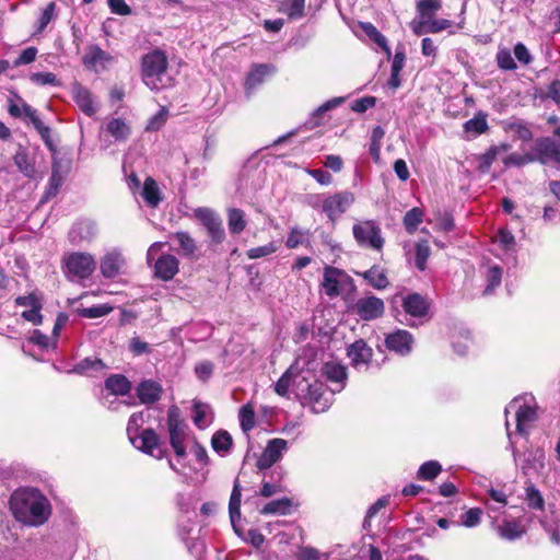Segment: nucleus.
<instances>
[{"mask_svg": "<svg viewBox=\"0 0 560 560\" xmlns=\"http://www.w3.org/2000/svg\"><path fill=\"white\" fill-rule=\"evenodd\" d=\"M305 0H283L279 11L288 15L290 20H299L303 18Z\"/></svg>", "mask_w": 560, "mask_h": 560, "instance_id": "e433bc0d", "label": "nucleus"}, {"mask_svg": "<svg viewBox=\"0 0 560 560\" xmlns=\"http://www.w3.org/2000/svg\"><path fill=\"white\" fill-rule=\"evenodd\" d=\"M504 130L513 132L522 141H530L533 139V132L529 125L522 119L504 122Z\"/></svg>", "mask_w": 560, "mask_h": 560, "instance_id": "c9c22d12", "label": "nucleus"}, {"mask_svg": "<svg viewBox=\"0 0 560 560\" xmlns=\"http://www.w3.org/2000/svg\"><path fill=\"white\" fill-rule=\"evenodd\" d=\"M347 355L353 368L368 365L374 355L373 349L363 339H358L347 348Z\"/></svg>", "mask_w": 560, "mask_h": 560, "instance_id": "dca6fc26", "label": "nucleus"}, {"mask_svg": "<svg viewBox=\"0 0 560 560\" xmlns=\"http://www.w3.org/2000/svg\"><path fill=\"white\" fill-rule=\"evenodd\" d=\"M533 162H536V158L533 150L524 154L511 153L503 159V164L506 167L523 166Z\"/></svg>", "mask_w": 560, "mask_h": 560, "instance_id": "37998d69", "label": "nucleus"}, {"mask_svg": "<svg viewBox=\"0 0 560 560\" xmlns=\"http://www.w3.org/2000/svg\"><path fill=\"white\" fill-rule=\"evenodd\" d=\"M514 56L523 65H529L533 60V56L523 43L514 46Z\"/></svg>", "mask_w": 560, "mask_h": 560, "instance_id": "338daca9", "label": "nucleus"}, {"mask_svg": "<svg viewBox=\"0 0 560 560\" xmlns=\"http://www.w3.org/2000/svg\"><path fill=\"white\" fill-rule=\"evenodd\" d=\"M125 264V259L120 253L110 252L107 253L101 259V272L105 278L112 279L119 275L121 267Z\"/></svg>", "mask_w": 560, "mask_h": 560, "instance_id": "6ab92c4d", "label": "nucleus"}, {"mask_svg": "<svg viewBox=\"0 0 560 560\" xmlns=\"http://www.w3.org/2000/svg\"><path fill=\"white\" fill-rule=\"evenodd\" d=\"M431 255L430 246L427 241L419 242L415 247V266L418 270L424 271L427 261Z\"/></svg>", "mask_w": 560, "mask_h": 560, "instance_id": "79ce46f5", "label": "nucleus"}, {"mask_svg": "<svg viewBox=\"0 0 560 560\" xmlns=\"http://www.w3.org/2000/svg\"><path fill=\"white\" fill-rule=\"evenodd\" d=\"M533 151L536 158V161L541 164H547L550 162H555L560 164V142L549 138L542 137L536 139Z\"/></svg>", "mask_w": 560, "mask_h": 560, "instance_id": "1a4fd4ad", "label": "nucleus"}, {"mask_svg": "<svg viewBox=\"0 0 560 560\" xmlns=\"http://www.w3.org/2000/svg\"><path fill=\"white\" fill-rule=\"evenodd\" d=\"M197 218L205 226L209 237L213 244H221L225 238L224 228L222 221L215 215L214 212H195Z\"/></svg>", "mask_w": 560, "mask_h": 560, "instance_id": "2eb2a0df", "label": "nucleus"}, {"mask_svg": "<svg viewBox=\"0 0 560 560\" xmlns=\"http://www.w3.org/2000/svg\"><path fill=\"white\" fill-rule=\"evenodd\" d=\"M10 509L18 521L32 526L43 525L50 515L49 501L36 490L14 491Z\"/></svg>", "mask_w": 560, "mask_h": 560, "instance_id": "f257e3e1", "label": "nucleus"}, {"mask_svg": "<svg viewBox=\"0 0 560 560\" xmlns=\"http://www.w3.org/2000/svg\"><path fill=\"white\" fill-rule=\"evenodd\" d=\"M56 11V3L50 2L46 5V8L43 10L38 21H37V33H40L45 30V27L50 23L55 15Z\"/></svg>", "mask_w": 560, "mask_h": 560, "instance_id": "3c124183", "label": "nucleus"}, {"mask_svg": "<svg viewBox=\"0 0 560 560\" xmlns=\"http://www.w3.org/2000/svg\"><path fill=\"white\" fill-rule=\"evenodd\" d=\"M273 72H276V68L271 65H256L248 73L245 82V88L247 92L254 90L256 86L261 84L265 78Z\"/></svg>", "mask_w": 560, "mask_h": 560, "instance_id": "4be33fe9", "label": "nucleus"}, {"mask_svg": "<svg viewBox=\"0 0 560 560\" xmlns=\"http://www.w3.org/2000/svg\"><path fill=\"white\" fill-rule=\"evenodd\" d=\"M442 471V465L436 460H429L423 463L417 472V478L419 480L431 481L435 479L440 472Z\"/></svg>", "mask_w": 560, "mask_h": 560, "instance_id": "ea45409f", "label": "nucleus"}, {"mask_svg": "<svg viewBox=\"0 0 560 560\" xmlns=\"http://www.w3.org/2000/svg\"><path fill=\"white\" fill-rule=\"evenodd\" d=\"M164 393L163 386L152 378L141 381L136 387V395L142 405L158 402Z\"/></svg>", "mask_w": 560, "mask_h": 560, "instance_id": "ddd939ff", "label": "nucleus"}, {"mask_svg": "<svg viewBox=\"0 0 560 560\" xmlns=\"http://www.w3.org/2000/svg\"><path fill=\"white\" fill-rule=\"evenodd\" d=\"M291 384V374L289 371L284 372L275 384V392L282 397H285L289 393Z\"/></svg>", "mask_w": 560, "mask_h": 560, "instance_id": "680f3d73", "label": "nucleus"}, {"mask_svg": "<svg viewBox=\"0 0 560 560\" xmlns=\"http://www.w3.org/2000/svg\"><path fill=\"white\" fill-rule=\"evenodd\" d=\"M516 431L521 434L525 433L524 425L534 422L537 419V409L529 405H522L516 411Z\"/></svg>", "mask_w": 560, "mask_h": 560, "instance_id": "72a5a7b5", "label": "nucleus"}, {"mask_svg": "<svg viewBox=\"0 0 560 560\" xmlns=\"http://www.w3.org/2000/svg\"><path fill=\"white\" fill-rule=\"evenodd\" d=\"M112 56L101 47L91 46L83 57V63L86 68L98 71V68L105 69L106 65L112 61Z\"/></svg>", "mask_w": 560, "mask_h": 560, "instance_id": "a211bd4d", "label": "nucleus"}, {"mask_svg": "<svg viewBox=\"0 0 560 560\" xmlns=\"http://www.w3.org/2000/svg\"><path fill=\"white\" fill-rule=\"evenodd\" d=\"M104 364L101 359H84L80 363H78L74 368V370L79 373H86L90 370H97L103 368Z\"/></svg>", "mask_w": 560, "mask_h": 560, "instance_id": "69168bd1", "label": "nucleus"}, {"mask_svg": "<svg viewBox=\"0 0 560 560\" xmlns=\"http://www.w3.org/2000/svg\"><path fill=\"white\" fill-rule=\"evenodd\" d=\"M66 273L78 279H88L96 268L95 260L88 253L73 252L62 258Z\"/></svg>", "mask_w": 560, "mask_h": 560, "instance_id": "20e7f679", "label": "nucleus"}, {"mask_svg": "<svg viewBox=\"0 0 560 560\" xmlns=\"http://www.w3.org/2000/svg\"><path fill=\"white\" fill-rule=\"evenodd\" d=\"M525 533L526 528L518 518L503 520L502 523L498 526L499 536L506 540L518 539Z\"/></svg>", "mask_w": 560, "mask_h": 560, "instance_id": "aec40b11", "label": "nucleus"}, {"mask_svg": "<svg viewBox=\"0 0 560 560\" xmlns=\"http://www.w3.org/2000/svg\"><path fill=\"white\" fill-rule=\"evenodd\" d=\"M31 81L37 85H59L57 77L51 72H35L31 75Z\"/></svg>", "mask_w": 560, "mask_h": 560, "instance_id": "603ef678", "label": "nucleus"}, {"mask_svg": "<svg viewBox=\"0 0 560 560\" xmlns=\"http://www.w3.org/2000/svg\"><path fill=\"white\" fill-rule=\"evenodd\" d=\"M106 130L117 141H125L130 135V127L121 118H112L106 125Z\"/></svg>", "mask_w": 560, "mask_h": 560, "instance_id": "58836bf2", "label": "nucleus"}, {"mask_svg": "<svg viewBox=\"0 0 560 560\" xmlns=\"http://www.w3.org/2000/svg\"><path fill=\"white\" fill-rule=\"evenodd\" d=\"M14 165L27 178H34L36 174L33 160L28 156L27 152L23 149L16 151L13 156Z\"/></svg>", "mask_w": 560, "mask_h": 560, "instance_id": "cd10ccee", "label": "nucleus"}, {"mask_svg": "<svg viewBox=\"0 0 560 560\" xmlns=\"http://www.w3.org/2000/svg\"><path fill=\"white\" fill-rule=\"evenodd\" d=\"M442 0H419L416 3V10L418 13V18L430 21L433 19L434 14L441 10Z\"/></svg>", "mask_w": 560, "mask_h": 560, "instance_id": "4c0bfd02", "label": "nucleus"}, {"mask_svg": "<svg viewBox=\"0 0 560 560\" xmlns=\"http://www.w3.org/2000/svg\"><path fill=\"white\" fill-rule=\"evenodd\" d=\"M510 150H511V144H509V143H501L498 145H492L483 154V163L487 165H491L499 155L504 154Z\"/></svg>", "mask_w": 560, "mask_h": 560, "instance_id": "8fccbe9b", "label": "nucleus"}, {"mask_svg": "<svg viewBox=\"0 0 560 560\" xmlns=\"http://www.w3.org/2000/svg\"><path fill=\"white\" fill-rule=\"evenodd\" d=\"M287 446L288 442L283 439L276 438L270 440L257 459V468L260 470L270 468L281 458L282 452L287 448Z\"/></svg>", "mask_w": 560, "mask_h": 560, "instance_id": "9d476101", "label": "nucleus"}, {"mask_svg": "<svg viewBox=\"0 0 560 560\" xmlns=\"http://www.w3.org/2000/svg\"><path fill=\"white\" fill-rule=\"evenodd\" d=\"M526 502L533 510H544L545 501L540 491L532 483H527L526 488Z\"/></svg>", "mask_w": 560, "mask_h": 560, "instance_id": "c03bdc74", "label": "nucleus"}, {"mask_svg": "<svg viewBox=\"0 0 560 560\" xmlns=\"http://www.w3.org/2000/svg\"><path fill=\"white\" fill-rule=\"evenodd\" d=\"M71 94L78 107L86 116L91 117L96 114L98 110V104L89 89L79 82H74L71 86Z\"/></svg>", "mask_w": 560, "mask_h": 560, "instance_id": "f8f14e48", "label": "nucleus"}, {"mask_svg": "<svg viewBox=\"0 0 560 560\" xmlns=\"http://www.w3.org/2000/svg\"><path fill=\"white\" fill-rule=\"evenodd\" d=\"M352 311L362 320H373L384 315V301L377 296H364L357 300L352 306Z\"/></svg>", "mask_w": 560, "mask_h": 560, "instance_id": "0eeeda50", "label": "nucleus"}, {"mask_svg": "<svg viewBox=\"0 0 560 560\" xmlns=\"http://www.w3.org/2000/svg\"><path fill=\"white\" fill-rule=\"evenodd\" d=\"M141 196L148 207L155 208L159 206L162 195L158 183L152 177L145 178Z\"/></svg>", "mask_w": 560, "mask_h": 560, "instance_id": "a878e982", "label": "nucleus"}, {"mask_svg": "<svg viewBox=\"0 0 560 560\" xmlns=\"http://www.w3.org/2000/svg\"><path fill=\"white\" fill-rule=\"evenodd\" d=\"M105 388L115 396H126L131 392L132 384L122 374H112L105 381Z\"/></svg>", "mask_w": 560, "mask_h": 560, "instance_id": "412c9836", "label": "nucleus"}, {"mask_svg": "<svg viewBox=\"0 0 560 560\" xmlns=\"http://www.w3.org/2000/svg\"><path fill=\"white\" fill-rule=\"evenodd\" d=\"M246 226L242 212H230L229 217V229L233 234L241 233Z\"/></svg>", "mask_w": 560, "mask_h": 560, "instance_id": "6e6d98bb", "label": "nucleus"}, {"mask_svg": "<svg viewBox=\"0 0 560 560\" xmlns=\"http://www.w3.org/2000/svg\"><path fill=\"white\" fill-rule=\"evenodd\" d=\"M424 212H406L404 224L408 233L412 234L417 231L418 225L423 220Z\"/></svg>", "mask_w": 560, "mask_h": 560, "instance_id": "864d4df0", "label": "nucleus"}, {"mask_svg": "<svg viewBox=\"0 0 560 560\" xmlns=\"http://www.w3.org/2000/svg\"><path fill=\"white\" fill-rule=\"evenodd\" d=\"M277 250V246L273 243H269L262 246L253 247L247 250V257L249 259H257L273 254Z\"/></svg>", "mask_w": 560, "mask_h": 560, "instance_id": "5fc2aeb1", "label": "nucleus"}, {"mask_svg": "<svg viewBox=\"0 0 560 560\" xmlns=\"http://www.w3.org/2000/svg\"><path fill=\"white\" fill-rule=\"evenodd\" d=\"M8 110L11 116L25 120L27 119L31 124L39 118L36 109H34L22 100L19 103L10 104Z\"/></svg>", "mask_w": 560, "mask_h": 560, "instance_id": "7c9ffc66", "label": "nucleus"}, {"mask_svg": "<svg viewBox=\"0 0 560 560\" xmlns=\"http://www.w3.org/2000/svg\"><path fill=\"white\" fill-rule=\"evenodd\" d=\"M292 500L289 498L277 499L268 502L260 513L264 515H288L291 513Z\"/></svg>", "mask_w": 560, "mask_h": 560, "instance_id": "c756f323", "label": "nucleus"}, {"mask_svg": "<svg viewBox=\"0 0 560 560\" xmlns=\"http://www.w3.org/2000/svg\"><path fill=\"white\" fill-rule=\"evenodd\" d=\"M241 499L242 489L238 479L234 481L233 489L229 501V514L233 526L241 518Z\"/></svg>", "mask_w": 560, "mask_h": 560, "instance_id": "c85d7f7f", "label": "nucleus"}, {"mask_svg": "<svg viewBox=\"0 0 560 560\" xmlns=\"http://www.w3.org/2000/svg\"><path fill=\"white\" fill-rule=\"evenodd\" d=\"M482 511L479 508H472L469 509L464 515H463V524L466 527H474L478 525L481 521Z\"/></svg>", "mask_w": 560, "mask_h": 560, "instance_id": "4d7b16f0", "label": "nucleus"}, {"mask_svg": "<svg viewBox=\"0 0 560 560\" xmlns=\"http://www.w3.org/2000/svg\"><path fill=\"white\" fill-rule=\"evenodd\" d=\"M361 28L363 32L382 49L389 52V48L387 46L386 37L378 32V30L370 22L361 23Z\"/></svg>", "mask_w": 560, "mask_h": 560, "instance_id": "a18cd8bd", "label": "nucleus"}, {"mask_svg": "<svg viewBox=\"0 0 560 560\" xmlns=\"http://www.w3.org/2000/svg\"><path fill=\"white\" fill-rule=\"evenodd\" d=\"M463 127L467 138L480 136L489 129L487 115L479 112L474 118L467 120Z\"/></svg>", "mask_w": 560, "mask_h": 560, "instance_id": "b1692460", "label": "nucleus"}, {"mask_svg": "<svg viewBox=\"0 0 560 560\" xmlns=\"http://www.w3.org/2000/svg\"><path fill=\"white\" fill-rule=\"evenodd\" d=\"M139 440L140 444L136 447L148 455H153V451L160 445V438L151 428L142 430Z\"/></svg>", "mask_w": 560, "mask_h": 560, "instance_id": "bb28decb", "label": "nucleus"}, {"mask_svg": "<svg viewBox=\"0 0 560 560\" xmlns=\"http://www.w3.org/2000/svg\"><path fill=\"white\" fill-rule=\"evenodd\" d=\"M415 339L406 329H397L386 335L384 343L388 351L406 357L411 353Z\"/></svg>", "mask_w": 560, "mask_h": 560, "instance_id": "6e6552de", "label": "nucleus"}, {"mask_svg": "<svg viewBox=\"0 0 560 560\" xmlns=\"http://www.w3.org/2000/svg\"><path fill=\"white\" fill-rule=\"evenodd\" d=\"M304 238H305V233L303 231L294 228L291 230L285 244L289 248H296L303 244Z\"/></svg>", "mask_w": 560, "mask_h": 560, "instance_id": "774afa93", "label": "nucleus"}, {"mask_svg": "<svg viewBox=\"0 0 560 560\" xmlns=\"http://www.w3.org/2000/svg\"><path fill=\"white\" fill-rule=\"evenodd\" d=\"M233 445V439L226 430L217 431L211 439V446L214 452L225 455L230 452Z\"/></svg>", "mask_w": 560, "mask_h": 560, "instance_id": "473e14b6", "label": "nucleus"}, {"mask_svg": "<svg viewBox=\"0 0 560 560\" xmlns=\"http://www.w3.org/2000/svg\"><path fill=\"white\" fill-rule=\"evenodd\" d=\"M174 237L178 242L182 249L180 254L184 257L192 260H197L199 258L198 246L195 240L188 233L176 232Z\"/></svg>", "mask_w": 560, "mask_h": 560, "instance_id": "393cba45", "label": "nucleus"}, {"mask_svg": "<svg viewBox=\"0 0 560 560\" xmlns=\"http://www.w3.org/2000/svg\"><path fill=\"white\" fill-rule=\"evenodd\" d=\"M401 306L406 314L416 318H422L429 314L431 301L428 296L413 292L402 299Z\"/></svg>", "mask_w": 560, "mask_h": 560, "instance_id": "9b49d317", "label": "nucleus"}, {"mask_svg": "<svg viewBox=\"0 0 560 560\" xmlns=\"http://www.w3.org/2000/svg\"><path fill=\"white\" fill-rule=\"evenodd\" d=\"M327 386L315 380L308 382L305 377L296 385V396L303 405H310L316 413L326 411L330 406V398L326 395Z\"/></svg>", "mask_w": 560, "mask_h": 560, "instance_id": "7ed1b4c3", "label": "nucleus"}, {"mask_svg": "<svg viewBox=\"0 0 560 560\" xmlns=\"http://www.w3.org/2000/svg\"><path fill=\"white\" fill-rule=\"evenodd\" d=\"M320 374L327 381L338 384L339 390L345 387L348 373L347 368L339 362H325L320 368Z\"/></svg>", "mask_w": 560, "mask_h": 560, "instance_id": "f3484780", "label": "nucleus"}, {"mask_svg": "<svg viewBox=\"0 0 560 560\" xmlns=\"http://www.w3.org/2000/svg\"><path fill=\"white\" fill-rule=\"evenodd\" d=\"M354 202V196L350 191H341L328 197L324 202L323 210H345Z\"/></svg>", "mask_w": 560, "mask_h": 560, "instance_id": "5701e85b", "label": "nucleus"}, {"mask_svg": "<svg viewBox=\"0 0 560 560\" xmlns=\"http://www.w3.org/2000/svg\"><path fill=\"white\" fill-rule=\"evenodd\" d=\"M376 104V98L374 96H364L353 102L351 108L357 113H364L368 109L374 107Z\"/></svg>", "mask_w": 560, "mask_h": 560, "instance_id": "e2e57ef3", "label": "nucleus"}, {"mask_svg": "<svg viewBox=\"0 0 560 560\" xmlns=\"http://www.w3.org/2000/svg\"><path fill=\"white\" fill-rule=\"evenodd\" d=\"M497 63L498 67L503 70L516 69V63L512 57L511 51L508 48L499 49L497 54Z\"/></svg>", "mask_w": 560, "mask_h": 560, "instance_id": "09e8293b", "label": "nucleus"}, {"mask_svg": "<svg viewBox=\"0 0 560 560\" xmlns=\"http://www.w3.org/2000/svg\"><path fill=\"white\" fill-rule=\"evenodd\" d=\"M42 307H43V304L36 305L33 308L23 311L21 316L23 319L32 323L33 325H40L43 322V315L40 314Z\"/></svg>", "mask_w": 560, "mask_h": 560, "instance_id": "bf43d9fd", "label": "nucleus"}, {"mask_svg": "<svg viewBox=\"0 0 560 560\" xmlns=\"http://www.w3.org/2000/svg\"><path fill=\"white\" fill-rule=\"evenodd\" d=\"M36 55H37V49L35 47H27L20 54V56L13 62V66L19 67L22 65L32 63L35 60Z\"/></svg>", "mask_w": 560, "mask_h": 560, "instance_id": "0e129e2a", "label": "nucleus"}, {"mask_svg": "<svg viewBox=\"0 0 560 560\" xmlns=\"http://www.w3.org/2000/svg\"><path fill=\"white\" fill-rule=\"evenodd\" d=\"M168 60L164 51L154 49L142 57L141 78L143 83L153 91L168 85L165 80Z\"/></svg>", "mask_w": 560, "mask_h": 560, "instance_id": "f03ea898", "label": "nucleus"}, {"mask_svg": "<svg viewBox=\"0 0 560 560\" xmlns=\"http://www.w3.org/2000/svg\"><path fill=\"white\" fill-rule=\"evenodd\" d=\"M167 427L171 446L176 456L184 457L186 455V448L184 446L186 425L180 419L179 409L176 406H172L167 410Z\"/></svg>", "mask_w": 560, "mask_h": 560, "instance_id": "39448f33", "label": "nucleus"}, {"mask_svg": "<svg viewBox=\"0 0 560 560\" xmlns=\"http://www.w3.org/2000/svg\"><path fill=\"white\" fill-rule=\"evenodd\" d=\"M353 235L361 245H369L375 249L383 247L384 240L381 236V229L373 221H364L354 224Z\"/></svg>", "mask_w": 560, "mask_h": 560, "instance_id": "423d86ee", "label": "nucleus"}, {"mask_svg": "<svg viewBox=\"0 0 560 560\" xmlns=\"http://www.w3.org/2000/svg\"><path fill=\"white\" fill-rule=\"evenodd\" d=\"M240 423L244 432H248L255 427V410L250 404L244 405L240 409Z\"/></svg>", "mask_w": 560, "mask_h": 560, "instance_id": "49530a36", "label": "nucleus"}, {"mask_svg": "<svg viewBox=\"0 0 560 560\" xmlns=\"http://www.w3.org/2000/svg\"><path fill=\"white\" fill-rule=\"evenodd\" d=\"M113 311V306L108 304H100L91 307H84L79 314L85 318H98L108 315Z\"/></svg>", "mask_w": 560, "mask_h": 560, "instance_id": "de8ad7c7", "label": "nucleus"}, {"mask_svg": "<svg viewBox=\"0 0 560 560\" xmlns=\"http://www.w3.org/2000/svg\"><path fill=\"white\" fill-rule=\"evenodd\" d=\"M363 278L375 289L382 290L388 285V279L384 269L378 266H372L363 275Z\"/></svg>", "mask_w": 560, "mask_h": 560, "instance_id": "f704fd0d", "label": "nucleus"}, {"mask_svg": "<svg viewBox=\"0 0 560 560\" xmlns=\"http://www.w3.org/2000/svg\"><path fill=\"white\" fill-rule=\"evenodd\" d=\"M179 271V260L172 254H162L154 264V277L171 281Z\"/></svg>", "mask_w": 560, "mask_h": 560, "instance_id": "4468645a", "label": "nucleus"}, {"mask_svg": "<svg viewBox=\"0 0 560 560\" xmlns=\"http://www.w3.org/2000/svg\"><path fill=\"white\" fill-rule=\"evenodd\" d=\"M214 365L210 361H203L195 366L196 375L203 382L208 381L213 373Z\"/></svg>", "mask_w": 560, "mask_h": 560, "instance_id": "052dcab7", "label": "nucleus"}, {"mask_svg": "<svg viewBox=\"0 0 560 560\" xmlns=\"http://www.w3.org/2000/svg\"><path fill=\"white\" fill-rule=\"evenodd\" d=\"M502 280V268L499 266L489 267L486 273L487 285L482 292V295L488 296L492 294L495 288L501 284Z\"/></svg>", "mask_w": 560, "mask_h": 560, "instance_id": "a19ab883", "label": "nucleus"}, {"mask_svg": "<svg viewBox=\"0 0 560 560\" xmlns=\"http://www.w3.org/2000/svg\"><path fill=\"white\" fill-rule=\"evenodd\" d=\"M339 272L337 268L330 266L325 268L323 287L325 288L326 294L330 298H335L340 293L339 280L337 278Z\"/></svg>", "mask_w": 560, "mask_h": 560, "instance_id": "2f4dec72", "label": "nucleus"}, {"mask_svg": "<svg viewBox=\"0 0 560 560\" xmlns=\"http://www.w3.org/2000/svg\"><path fill=\"white\" fill-rule=\"evenodd\" d=\"M168 112L163 107L148 122L147 130H159L166 122Z\"/></svg>", "mask_w": 560, "mask_h": 560, "instance_id": "13d9d810", "label": "nucleus"}]
</instances>
